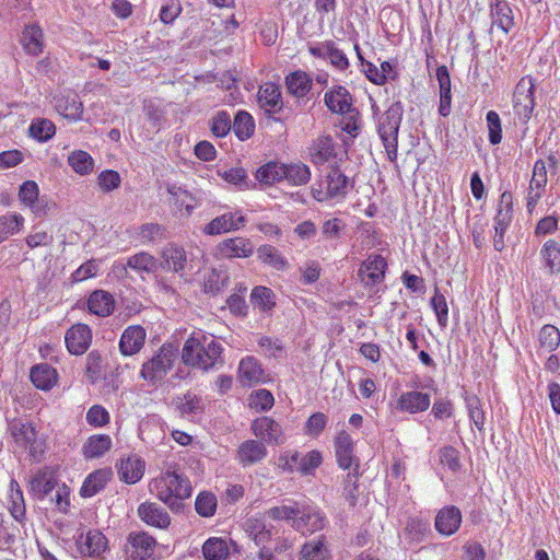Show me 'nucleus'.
Returning <instances> with one entry per match:
<instances>
[{
  "label": "nucleus",
  "mask_w": 560,
  "mask_h": 560,
  "mask_svg": "<svg viewBox=\"0 0 560 560\" xmlns=\"http://www.w3.org/2000/svg\"><path fill=\"white\" fill-rule=\"evenodd\" d=\"M401 114L399 104H394L378 118L377 131L390 159L392 154L396 155Z\"/></svg>",
  "instance_id": "5"
},
{
  "label": "nucleus",
  "mask_w": 560,
  "mask_h": 560,
  "mask_svg": "<svg viewBox=\"0 0 560 560\" xmlns=\"http://www.w3.org/2000/svg\"><path fill=\"white\" fill-rule=\"evenodd\" d=\"M178 357V348L173 343H164L159 351L142 364L140 376L152 386L162 384Z\"/></svg>",
  "instance_id": "3"
},
{
  "label": "nucleus",
  "mask_w": 560,
  "mask_h": 560,
  "mask_svg": "<svg viewBox=\"0 0 560 560\" xmlns=\"http://www.w3.org/2000/svg\"><path fill=\"white\" fill-rule=\"evenodd\" d=\"M55 133L56 126L47 118H34L28 126V136L38 142H47Z\"/></svg>",
  "instance_id": "42"
},
{
  "label": "nucleus",
  "mask_w": 560,
  "mask_h": 560,
  "mask_svg": "<svg viewBox=\"0 0 560 560\" xmlns=\"http://www.w3.org/2000/svg\"><path fill=\"white\" fill-rule=\"evenodd\" d=\"M233 130L235 136L241 140L249 139L255 131V121L252 115L245 110H238L234 117Z\"/></svg>",
  "instance_id": "44"
},
{
  "label": "nucleus",
  "mask_w": 560,
  "mask_h": 560,
  "mask_svg": "<svg viewBox=\"0 0 560 560\" xmlns=\"http://www.w3.org/2000/svg\"><path fill=\"white\" fill-rule=\"evenodd\" d=\"M232 129L230 115L225 110L218 112L210 120V130L218 138L225 137Z\"/></svg>",
  "instance_id": "58"
},
{
  "label": "nucleus",
  "mask_w": 560,
  "mask_h": 560,
  "mask_svg": "<svg viewBox=\"0 0 560 560\" xmlns=\"http://www.w3.org/2000/svg\"><path fill=\"white\" fill-rule=\"evenodd\" d=\"M547 162L542 159H539L534 163L532 178L526 196V208L529 213L535 210L536 206L541 199L547 186Z\"/></svg>",
  "instance_id": "9"
},
{
  "label": "nucleus",
  "mask_w": 560,
  "mask_h": 560,
  "mask_svg": "<svg viewBox=\"0 0 560 560\" xmlns=\"http://www.w3.org/2000/svg\"><path fill=\"white\" fill-rule=\"evenodd\" d=\"M149 487L150 492L154 493L160 501L165 503L175 513L183 510V501L188 499L192 491L188 477L175 466H168Z\"/></svg>",
  "instance_id": "1"
},
{
  "label": "nucleus",
  "mask_w": 560,
  "mask_h": 560,
  "mask_svg": "<svg viewBox=\"0 0 560 560\" xmlns=\"http://www.w3.org/2000/svg\"><path fill=\"white\" fill-rule=\"evenodd\" d=\"M229 277L225 273L212 270L205 281L203 290L206 293L218 294L228 284Z\"/></svg>",
  "instance_id": "62"
},
{
  "label": "nucleus",
  "mask_w": 560,
  "mask_h": 560,
  "mask_svg": "<svg viewBox=\"0 0 560 560\" xmlns=\"http://www.w3.org/2000/svg\"><path fill=\"white\" fill-rule=\"evenodd\" d=\"M380 20L384 32L388 35H395L402 28L400 13L390 8H385L381 11Z\"/></svg>",
  "instance_id": "54"
},
{
  "label": "nucleus",
  "mask_w": 560,
  "mask_h": 560,
  "mask_svg": "<svg viewBox=\"0 0 560 560\" xmlns=\"http://www.w3.org/2000/svg\"><path fill=\"white\" fill-rule=\"evenodd\" d=\"M465 406L469 420L478 431H483L486 423V413L482 408L480 398L475 394L466 393L464 396Z\"/></svg>",
  "instance_id": "40"
},
{
  "label": "nucleus",
  "mask_w": 560,
  "mask_h": 560,
  "mask_svg": "<svg viewBox=\"0 0 560 560\" xmlns=\"http://www.w3.org/2000/svg\"><path fill=\"white\" fill-rule=\"evenodd\" d=\"M219 250L229 258L249 257L253 254V245L248 238L234 237L223 241L219 245Z\"/></svg>",
  "instance_id": "35"
},
{
  "label": "nucleus",
  "mask_w": 560,
  "mask_h": 560,
  "mask_svg": "<svg viewBox=\"0 0 560 560\" xmlns=\"http://www.w3.org/2000/svg\"><path fill=\"white\" fill-rule=\"evenodd\" d=\"M336 457L340 468L350 469L353 464L358 463L353 456V440L345 430L340 431L335 439Z\"/></svg>",
  "instance_id": "24"
},
{
  "label": "nucleus",
  "mask_w": 560,
  "mask_h": 560,
  "mask_svg": "<svg viewBox=\"0 0 560 560\" xmlns=\"http://www.w3.org/2000/svg\"><path fill=\"white\" fill-rule=\"evenodd\" d=\"M435 79L440 86V106L439 113L441 116L446 117L451 113V79L448 70L445 66L438 67L435 70Z\"/></svg>",
  "instance_id": "32"
},
{
  "label": "nucleus",
  "mask_w": 560,
  "mask_h": 560,
  "mask_svg": "<svg viewBox=\"0 0 560 560\" xmlns=\"http://www.w3.org/2000/svg\"><path fill=\"white\" fill-rule=\"evenodd\" d=\"M30 377L36 388L49 390L57 383V371L48 363H42L31 369Z\"/></svg>",
  "instance_id": "34"
},
{
  "label": "nucleus",
  "mask_w": 560,
  "mask_h": 560,
  "mask_svg": "<svg viewBox=\"0 0 560 560\" xmlns=\"http://www.w3.org/2000/svg\"><path fill=\"white\" fill-rule=\"evenodd\" d=\"M513 202L512 195L508 191L500 197L497 215L494 218V237L493 246L495 250H502L504 247V234L512 221Z\"/></svg>",
  "instance_id": "8"
},
{
  "label": "nucleus",
  "mask_w": 560,
  "mask_h": 560,
  "mask_svg": "<svg viewBox=\"0 0 560 560\" xmlns=\"http://www.w3.org/2000/svg\"><path fill=\"white\" fill-rule=\"evenodd\" d=\"M38 185L33 180H26L20 186L19 198L22 203L28 206L37 215L46 213L44 201L38 198Z\"/></svg>",
  "instance_id": "31"
},
{
  "label": "nucleus",
  "mask_w": 560,
  "mask_h": 560,
  "mask_svg": "<svg viewBox=\"0 0 560 560\" xmlns=\"http://www.w3.org/2000/svg\"><path fill=\"white\" fill-rule=\"evenodd\" d=\"M158 266L165 271L177 273L180 279L188 281L187 270H191V267L188 266L187 254L183 247L168 244L161 252V259L160 261L158 260Z\"/></svg>",
  "instance_id": "7"
},
{
  "label": "nucleus",
  "mask_w": 560,
  "mask_h": 560,
  "mask_svg": "<svg viewBox=\"0 0 560 560\" xmlns=\"http://www.w3.org/2000/svg\"><path fill=\"white\" fill-rule=\"evenodd\" d=\"M323 462V457L319 451H311L305 455H301V464L298 466V471L302 475H312L314 470L319 467Z\"/></svg>",
  "instance_id": "60"
},
{
  "label": "nucleus",
  "mask_w": 560,
  "mask_h": 560,
  "mask_svg": "<svg viewBox=\"0 0 560 560\" xmlns=\"http://www.w3.org/2000/svg\"><path fill=\"white\" fill-rule=\"evenodd\" d=\"M55 107L59 114L71 120H81L83 104L74 92H66L55 97Z\"/></svg>",
  "instance_id": "21"
},
{
  "label": "nucleus",
  "mask_w": 560,
  "mask_h": 560,
  "mask_svg": "<svg viewBox=\"0 0 560 560\" xmlns=\"http://www.w3.org/2000/svg\"><path fill=\"white\" fill-rule=\"evenodd\" d=\"M462 524V512L454 505L442 508L435 516V529L443 536H452Z\"/></svg>",
  "instance_id": "20"
},
{
  "label": "nucleus",
  "mask_w": 560,
  "mask_h": 560,
  "mask_svg": "<svg viewBox=\"0 0 560 560\" xmlns=\"http://www.w3.org/2000/svg\"><path fill=\"white\" fill-rule=\"evenodd\" d=\"M325 183L328 190V196H330L332 199L345 198L349 189L353 187V184L350 182L349 177H347L337 166L329 167L326 174Z\"/></svg>",
  "instance_id": "26"
},
{
  "label": "nucleus",
  "mask_w": 560,
  "mask_h": 560,
  "mask_svg": "<svg viewBox=\"0 0 560 560\" xmlns=\"http://www.w3.org/2000/svg\"><path fill=\"white\" fill-rule=\"evenodd\" d=\"M540 348L547 352H552L560 346V330L553 325H545L538 334Z\"/></svg>",
  "instance_id": "51"
},
{
  "label": "nucleus",
  "mask_w": 560,
  "mask_h": 560,
  "mask_svg": "<svg viewBox=\"0 0 560 560\" xmlns=\"http://www.w3.org/2000/svg\"><path fill=\"white\" fill-rule=\"evenodd\" d=\"M68 163L80 175H86L92 172L94 165L92 156L82 150L73 151L68 156Z\"/></svg>",
  "instance_id": "52"
},
{
  "label": "nucleus",
  "mask_w": 560,
  "mask_h": 560,
  "mask_svg": "<svg viewBox=\"0 0 560 560\" xmlns=\"http://www.w3.org/2000/svg\"><path fill=\"white\" fill-rule=\"evenodd\" d=\"M147 332L143 327H127L119 340V350L122 355H132L138 353L144 345Z\"/></svg>",
  "instance_id": "22"
},
{
  "label": "nucleus",
  "mask_w": 560,
  "mask_h": 560,
  "mask_svg": "<svg viewBox=\"0 0 560 560\" xmlns=\"http://www.w3.org/2000/svg\"><path fill=\"white\" fill-rule=\"evenodd\" d=\"M490 16L493 25H497L505 34H508L513 25V12L508 1L490 0Z\"/></svg>",
  "instance_id": "27"
},
{
  "label": "nucleus",
  "mask_w": 560,
  "mask_h": 560,
  "mask_svg": "<svg viewBox=\"0 0 560 560\" xmlns=\"http://www.w3.org/2000/svg\"><path fill=\"white\" fill-rule=\"evenodd\" d=\"M439 456L440 463L451 471L455 472L459 469V453L456 448L452 446H445L440 450Z\"/></svg>",
  "instance_id": "64"
},
{
  "label": "nucleus",
  "mask_w": 560,
  "mask_h": 560,
  "mask_svg": "<svg viewBox=\"0 0 560 560\" xmlns=\"http://www.w3.org/2000/svg\"><path fill=\"white\" fill-rule=\"evenodd\" d=\"M156 539L147 532H131L122 547L126 560H148L156 548Z\"/></svg>",
  "instance_id": "6"
},
{
  "label": "nucleus",
  "mask_w": 560,
  "mask_h": 560,
  "mask_svg": "<svg viewBox=\"0 0 560 560\" xmlns=\"http://www.w3.org/2000/svg\"><path fill=\"white\" fill-rule=\"evenodd\" d=\"M300 506H288V505H281V506H273L266 511V515L273 520V521H289L292 520V523L294 522V518L299 517L300 514Z\"/></svg>",
  "instance_id": "61"
},
{
  "label": "nucleus",
  "mask_w": 560,
  "mask_h": 560,
  "mask_svg": "<svg viewBox=\"0 0 560 560\" xmlns=\"http://www.w3.org/2000/svg\"><path fill=\"white\" fill-rule=\"evenodd\" d=\"M176 407L182 415L196 416L203 412L205 405L202 398L197 395L186 394L183 398H177Z\"/></svg>",
  "instance_id": "53"
},
{
  "label": "nucleus",
  "mask_w": 560,
  "mask_h": 560,
  "mask_svg": "<svg viewBox=\"0 0 560 560\" xmlns=\"http://www.w3.org/2000/svg\"><path fill=\"white\" fill-rule=\"evenodd\" d=\"M335 155V144L329 136L319 137L311 149L312 162L324 164Z\"/></svg>",
  "instance_id": "41"
},
{
  "label": "nucleus",
  "mask_w": 560,
  "mask_h": 560,
  "mask_svg": "<svg viewBox=\"0 0 560 560\" xmlns=\"http://www.w3.org/2000/svg\"><path fill=\"white\" fill-rule=\"evenodd\" d=\"M257 97L260 108L265 110L269 120L283 122L282 118L273 116L283 108L281 91L277 84L265 83L259 88Z\"/></svg>",
  "instance_id": "10"
},
{
  "label": "nucleus",
  "mask_w": 560,
  "mask_h": 560,
  "mask_svg": "<svg viewBox=\"0 0 560 560\" xmlns=\"http://www.w3.org/2000/svg\"><path fill=\"white\" fill-rule=\"evenodd\" d=\"M329 557V550L322 536L317 540L307 541L303 545L300 560H328Z\"/></svg>",
  "instance_id": "45"
},
{
  "label": "nucleus",
  "mask_w": 560,
  "mask_h": 560,
  "mask_svg": "<svg viewBox=\"0 0 560 560\" xmlns=\"http://www.w3.org/2000/svg\"><path fill=\"white\" fill-rule=\"evenodd\" d=\"M88 308L91 314L107 317L115 310V299L105 290H94L88 298Z\"/></svg>",
  "instance_id": "25"
},
{
  "label": "nucleus",
  "mask_w": 560,
  "mask_h": 560,
  "mask_svg": "<svg viewBox=\"0 0 560 560\" xmlns=\"http://www.w3.org/2000/svg\"><path fill=\"white\" fill-rule=\"evenodd\" d=\"M535 84L532 78L523 77L515 86L513 94V112L522 125H526L535 107Z\"/></svg>",
  "instance_id": "4"
},
{
  "label": "nucleus",
  "mask_w": 560,
  "mask_h": 560,
  "mask_svg": "<svg viewBox=\"0 0 560 560\" xmlns=\"http://www.w3.org/2000/svg\"><path fill=\"white\" fill-rule=\"evenodd\" d=\"M284 82L288 93L296 98L305 97L313 86L312 77L302 70L290 72Z\"/></svg>",
  "instance_id": "30"
},
{
  "label": "nucleus",
  "mask_w": 560,
  "mask_h": 560,
  "mask_svg": "<svg viewBox=\"0 0 560 560\" xmlns=\"http://www.w3.org/2000/svg\"><path fill=\"white\" fill-rule=\"evenodd\" d=\"M283 179L295 186L305 185L311 179V171L303 163L284 164Z\"/></svg>",
  "instance_id": "49"
},
{
  "label": "nucleus",
  "mask_w": 560,
  "mask_h": 560,
  "mask_svg": "<svg viewBox=\"0 0 560 560\" xmlns=\"http://www.w3.org/2000/svg\"><path fill=\"white\" fill-rule=\"evenodd\" d=\"M217 497L211 492H200L195 502L196 512L202 517H210L217 511Z\"/></svg>",
  "instance_id": "57"
},
{
  "label": "nucleus",
  "mask_w": 560,
  "mask_h": 560,
  "mask_svg": "<svg viewBox=\"0 0 560 560\" xmlns=\"http://www.w3.org/2000/svg\"><path fill=\"white\" fill-rule=\"evenodd\" d=\"M489 142L491 144H499L502 140V125L499 114L494 110H489L486 116Z\"/></svg>",
  "instance_id": "59"
},
{
  "label": "nucleus",
  "mask_w": 560,
  "mask_h": 560,
  "mask_svg": "<svg viewBox=\"0 0 560 560\" xmlns=\"http://www.w3.org/2000/svg\"><path fill=\"white\" fill-rule=\"evenodd\" d=\"M107 538L98 529L89 530L85 535L81 533L75 545L82 557L101 558L107 549Z\"/></svg>",
  "instance_id": "12"
},
{
  "label": "nucleus",
  "mask_w": 560,
  "mask_h": 560,
  "mask_svg": "<svg viewBox=\"0 0 560 560\" xmlns=\"http://www.w3.org/2000/svg\"><path fill=\"white\" fill-rule=\"evenodd\" d=\"M258 258L261 262L271 266L277 270H284L288 267V260L280 254V252L271 245H261L258 250Z\"/></svg>",
  "instance_id": "48"
},
{
  "label": "nucleus",
  "mask_w": 560,
  "mask_h": 560,
  "mask_svg": "<svg viewBox=\"0 0 560 560\" xmlns=\"http://www.w3.org/2000/svg\"><path fill=\"white\" fill-rule=\"evenodd\" d=\"M158 259L147 252H140L128 257L126 262L122 265V269L125 271L130 268L138 273H152L158 269Z\"/></svg>",
  "instance_id": "36"
},
{
  "label": "nucleus",
  "mask_w": 560,
  "mask_h": 560,
  "mask_svg": "<svg viewBox=\"0 0 560 560\" xmlns=\"http://www.w3.org/2000/svg\"><path fill=\"white\" fill-rule=\"evenodd\" d=\"M222 345L212 335L194 332L184 343L182 360L185 364L209 370L223 364Z\"/></svg>",
  "instance_id": "2"
},
{
  "label": "nucleus",
  "mask_w": 560,
  "mask_h": 560,
  "mask_svg": "<svg viewBox=\"0 0 560 560\" xmlns=\"http://www.w3.org/2000/svg\"><path fill=\"white\" fill-rule=\"evenodd\" d=\"M113 471L107 468L97 469L84 479L83 485L80 489V495L82 498H92L102 490L105 489L106 485L110 480Z\"/></svg>",
  "instance_id": "28"
},
{
  "label": "nucleus",
  "mask_w": 560,
  "mask_h": 560,
  "mask_svg": "<svg viewBox=\"0 0 560 560\" xmlns=\"http://www.w3.org/2000/svg\"><path fill=\"white\" fill-rule=\"evenodd\" d=\"M250 429L254 435L264 444L280 445L285 441L281 425L269 417L255 419L252 422Z\"/></svg>",
  "instance_id": "11"
},
{
  "label": "nucleus",
  "mask_w": 560,
  "mask_h": 560,
  "mask_svg": "<svg viewBox=\"0 0 560 560\" xmlns=\"http://www.w3.org/2000/svg\"><path fill=\"white\" fill-rule=\"evenodd\" d=\"M9 432L19 446L28 450L30 455L35 457L37 453L36 431L31 422L20 418L13 419L9 422Z\"/></svg>",
  "instance_id": "13"
},
{
  "label": "nucleus",
  "mask_w": 560,
  "mask_h": 560,
  "mask_svg": "<svg viewBox=\"0 0 560 560\" xmlns=\"http://www.w3.org/2000/svg\"><path fill=\"white\" fill-rule=\"evenodd\" d=\"M268 455L265 444L258 440H246L236 452V459L243 467L262 462Z\"/></svg>",
  "instance_id": "18"
},
{
  "label": "nucleus",
  "mask_w": 560,
  "mask_h": 560,
  "mask_svg": "<svg viewBox=\"0 0 560 560\" xmlns=\"http://www.w3.org/2000/svg\"><path fill=\"white\" fill-rule=\"evenodd\" d=\"M387 262L381 255H370L359 270V276L365 285H375L383 281Z\"/></svg>",
  "instance_id": "17"
},
{
  "label": "nucleus",
  "mask_w": 560,
  "mask_h": 560,
  "mask_svg": "<svg viewBox=\"0 0 560 560\" xmlns=\"http://www.w3.org/2000/svg\"><path fill=\"white\" fill-rule=\"evenodd\" d=\"M65 341L70 353L83 354L91 345L92 330L86 324H75L67 330Z\"/></svg>",
  "instance_id": "14"
},
{
  "label": "nucleus",
  "mask_w": 560,
  "mask_h": 560,
  "mask_svg": "<svg viewBox=\"0 0 560 560\" xmlns=\"http://www.w3.org/2000/svg\"><path fill=\"white\" fill-rule=\"evenodd\" d=\"M103 359L97 350L91 351L86 357L85 375L91 384H95L102 377Z\"/></svg>",
  "instance_id": "56"
},
{
  "label": "nucleus",
  "mask_w": 560,
  "mask_h": 560,
  "mask_svg": "<svg viewBox=\"0 0 560 560\" xmlns=\"http://www.w3.org/2000/svg\"><path fill=\"white\" fill-rule=\"evenodd\" d=\"M326 525L325 515L312 506H302L298 518H294L292 527L303 533L313 534L323 529Z\"/></svg>",
  "instance_id": "16"
},
{
  "label": "nucleus",
  "mask_w": 560,
  "mask_h": 560,
  "mask_svg": "<svg viewBox=\"0 0 560 560\" xmlns=\"http://www.w3.org/2000/svg\"><path fill=\"white\" fill-rule=\"evenodd\" d=\"M276 295L273 291L267 287H255L250 293V302L254 307H258L262 312L271 311L276 305Z\"/></svg>",
  "instance_id": "46"
},
{
  "label": "nucleus",
  "mask_w": 560,
  "mask_h": 560,
  "mask_svg": "<svg viewBox=\"0 0 560 560\" xmlns=\"http://www.w3.org/2000/svg\"><path fill=\"white\" fill-rule=\"evenodd\" d=\"M112 447V439L107 434L91 435L82 447L85 458H98Z\"/></svg>",
  "instance_id": "37"
},
{
  "label": "nucleus",
  "mask_w": 560,
  "mask_h": 560,
  "mask_svg": "<svg viewBox=\"0 0 560 560\" xmlns=\"http://www.w3.org/2000/svg\"><path fill=\"white\" fill-rule=\"evenodd\" d=\"M245 223V217L236 213L226 212L212 219L205 228L203 233L207 235H219L221 233L237 230Z\"/></svg>",
  "instance_id": "23"
},
{
  "label": "nucleus",
  "mask_w": 560,
  "mask_h": 560,
  "mask_svg": "<svg viewBox=\"0 0 560 560\" xmlns=\"http://www.w3.org/2000/svg\"><path fill=\"white\" fill-rule=\"evenodd\" d=\"M202 553L207 560H225L230 551L225 540L211 537L205 541Z\"/></svg>",
  "instance_id": "47"
},
{
  "label": "nucleus",
  "mask_w": 560,
  "mask_h": 560,
  "mask_svg": "<svg viewBox=\"0 0 560 560\" xmlns=\"http://www.w3.org/2000/svg\"><path fill=\"white\" fill-rule=\"evenodd\" d=\"M24 218L21 214H5L0 217V243L9 235L16 233L23 226Z\"/></svg>",
  "instance_id": "55"
},
{
  "label": "nucleus",
  "mask_w": 560,
  "mask_h": 560,
  "mask_svg": "<svg viewBox=\"0 0 560 560\" xmlns=\"http://www.w3.org/2000/svg\"><path fill=\"white\" fill-rule=\"evenodd\" d=\"M21 43L27 54L37 56L43 51V31L37 25H27L22 34Z\"/></svg>",
  "instance_id": "39"
},
{
  "label": "nucleus",
  "mask_w": 560,
  "mask_h": 560,
  "mask_svg": "<svg viewBox=\"0 0 560 560\" xmlns=\"http://www.w3.org/2000/svg\"><path fill=\"white\" fill-rule=\"evenodd\" d=\"M541 257L550 272L560 270V244L553 240L547 241L541 248Z\"/></svg>",
  "instance_id": "50"
},
{
  "label": "nucleus",
  "mask_w": 560,
  "mask_h": 560,
  "mask_svg": "<svg viewBox=\"0 0 560 560\" xmlns=\"http://www.w3.org/2000/svg\"><path fill=\"white\" fill-rule=\"evenodd\" d=\"M430 304L431 308L436 315L439 324L441 326H446L448 320V307L445 296L435 290L434 295L431 298Z\"/></svg>",
  "instance_id": "63"
},
{
  "label": "nucleus",
  "mask_w": 560,
  "mask_h": 560,
  "mask_svg": "<svg viewBox=\"0 0 560 560\" xmlns=\"http://www.w3.org/2000/svg\"><path fill=\"white\" fill-rule=\"evenodd\" d=\"M264 370L258 360L254 357H246L241 360L238 377L243 385L252 386L262 381Z\"/></svg>",
  "instance_id": "33"
},
{
  "label": "nucleus",
  "mask_w": 560,
  "mask_h": 560,
  "mask_svg": "<svg viewBox=\"0 0 560 560\" xmlns=\"http://www.w3.org/2000/svg\"><path fill=\"white\" fill-rule=\"evenodd\" d=\"M284 164L279 162H268L260 166L256 172V179L265 185H272L277 182L283 180Z\"/></svg>",
  "instance_id": "43"
},
{
  "label": "nucleus",
  "mask_w": 560,
  "mask_h": 560,
  "mask_svg": "<svg viewBox=\"0 0 560 560\" xmlns=\"http://www.w3.org/2000/svg\"><path fill=\"white\" fill-rule=\"evenodd\" d=\"M324 103L327 108L335 114H346L352 112L353 100L347 88L336 85L324 95Z\"/></svg>",
  "instance_id": "19"
},
{
  "label": "nucleus",
  "mask_w": 560,
  "mask_h": 560,
  "mask_svg": "<svg viewBox=\"0 0 560 560\" xmlns=\"http://www.w3.org/2000/svg\"><path fill=\"white\" fill-rule=\"evenodd\" d=\"M139 518L149 526L166 529L171 524L167 511L155 502H143L138 506Z\"/></svg>",
  "instance_id": "15"
},
{
  "label": "nucleus",
  "mask_w": 560,
  "mask_h": 560,
  "mask_svg": "<svg viewBox=\"0 0 560 560\" xmlns=\"http://www.w3.org/2000/svg\"><path fill=\"white\" fill-rule=\"evenodd\" d=\"M30 486L33 495L38 500H43L55 489L57 479L47 471H39L32 477Z\"/></svg>",
  "instance_id": "38"
},
{
  "label": "nucleus",
  "mask_w": 560,
  "mask_h": 560,
  "mask_svg": "<svg viewBox=\"0 0 560 560\" xmlns=\"http://www.w3.org/2000/svg\"><path fill=\"white\" fill-rule=\"evenodd\" d=\"M144 467V462L137 455L121 459L120 464L117 465L120 480L129 485H133L142 478Z\"/></svg>",
  "instance_id": "29"
}]
</instances>
